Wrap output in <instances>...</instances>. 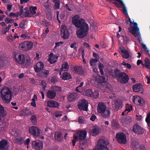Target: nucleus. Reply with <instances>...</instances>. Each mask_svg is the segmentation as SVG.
<instances>
[{"label":"nucleus","instance_id":"nucleus-1","mask_svg":"<svg viewBox=\"0 0 150 150\" xmlns=\"http://www.w3.org/2000/svg\"><path fill=\"white\" fill-rule=\"evenodd\" d=\"M78 15L74 16L72 18V23L79 29L76 31V34L79 38H83L86 36L88 33L89 27L88 24L83 19H79Z\"/></svg>","mask_w":150,"mask_h":150},{"label":"nucleus","instance_id":"nucleus-2","mask_svg":"<svg viewBox=\"0 0 150 150\" xmlns=\"http://www.w3.org/2000/svg\"><path fill=\"white\" fill-rule=\"evenodd\" d=\"M110 73L113 78L121 84L128 83L129 80L128 75L124 72H122L117 68L111 70L110 71Z\"/></svg>","mask_w":150,"mask_h":150},{"label":"nucleus","instance_id":"nucleus-3","mask_svg":"<svg viewBox=\"0 0 150 150\" xmlns=\"http://www.w3.org/2000/svg\"><path fill=\"white\" fill-rule=\"evenodd\" d=\"M1 97L5 103H9L12 100V93L10 88L7 87H4L0 91Z\"/></svg>","mask_w":150,"mask_h":150},{"label":"nucleus","instance_id":"nucleus-4","mask_svg":"<svg viewBox=\"0 0 150 150\" xmlns=\"http://www.w3.org/2000/svg\"><path fill=\"white\" fill-rule=\"evenodd\" d=\"M97 110L98 113H100L103 117L107 118L110 116V111L109 109H107L104 103L99 102L97 105Z\"/></svg>","mask_w":150,"mask_h":150},{"label":"nucleus","instance_id":"nucleus-5","mask_svg":"<svg viewBox=\"0 0 150 150\" xmlns=\"http://www.w3.org/2000/svg\"><path fill=\"white\" fill-rule=\"evenodd\" d=\"M13 56L16 62L18 63L26 65L30 64V62L28 59H26L25 55L19 52H14Z\"/></svg>","mask_w":150,"mask_h":150},{"label":"nucleus","instance_id":"nucleus-6","mask_svg":"<svg viewBox=\"0 0 150 150\" xmlns=\"http://www.w3.org/2000/svg\"><path fill=\"white\" fill-rule=\"evenodd\" d=\"M107 1L110 3L112 2L115 6L119 8H120L121 6L123 8V11L124 14L126 17L128 16L126 8L122 0H107Z\"/></svg>","mask_w":150,"mask_h":150},{"label":"nucleus","instance_id":"nucleus-7","mask_svg":"<svg viewBox=\"0 0 150 150\" xmlns=\"http://www.w3.org/2000/svg\"><path fill=\"white\" fill-rule=\"evenodd\" d=\"M33 43L32 41H25L19 44V47L20 50L25 51L31 50L33 47Z\"/></svg>","mask_w":150,"mask_h":150},{"label":"nucleus","instance_id":"nucleus-8","mask_svg":"<svg viewBox=\"0 0 150 150\" xmlns=\"http://www.w3.org/2000/svg\"><path fill=\"white\" fill-rule=\"evenodd\" d=\"M108 144L107 142L104 139H100L98 141L97 148L94 149L93 150H108L107 146Z\"/></svg>","mask_w":150,"mask_h":150},{"label":"nucleus","instance_id":"nucleus-9","mask_svg":"<svg viewBox=\"0 0 150 150\" xmlns=\"http://www.w3.org/2000/svg\"><path fill=\"white\" fill-rule=\"evenodd\" d=\"M88 102L87 100L83 99L80 100L77 103V107L80 110L86 111L88 110Z\"/></svg>","mask_w":150,"mask_h":150},{"label":"nucleus","instance_id":"nucleus-10","mask_svg":"<svg viewBox=\"0 0 150 150\" xmlns=\"http://www.w3.org/2000/svg\"><path fill=\"white\" fill-rule=\"evenodd\" d=\"M133 27L132 28H129V32L135 37L138 36V40L140 41L139 38L140 34L139 33V28L138 27L137 24V23L133 22Z\"/></svg>","mask_w":150,"mask_h":150},{"label":"nucleus","instance_id":"nucleus-11","mask_svg":"<svg viewBox=\"0 0 150 150\" xmlns=\"http://www.w3.org/2000/svg\"><path fill=\"white\" fill-rule=\"evenodd\" d=\"M87 134V132L86 131H80L77 132L76 134H74L73 138L76 141H83L85 140Z\"/></svg>","mask_w":150,"mask_h":150},{"label":"nucleus","instance_id":"nucleus-12","mask_svg":"<svg viewBox=\"0 0 150 150\" xmlns=\"http://www.w3.org/2000/svg\"><path fill=\"white\" fill-rule=\"evenodd\" d=\"M69 30L65 25H63L61 27V35L64 39H68L69 36Z\"/></svg>","mask_w":150,"mask_h":150},{"label":"nucleus","instance_id":"nucleus-13","mask_svg":"<svg viewBox=\"0 0 150 150\" xmlns=\"http://www.w3.org/2000/svg\"><path fill=\"white\" fill-rule=\"evenodd\" d=\"M112 107L115 110L117 111L123 106V104L122 100L118 99H115L113 100L112 102Z\"/></svg>","mask_w":150,"mask_h":150},{"label":"nucleus","instance_id":"nucleus-14","mask_svg":"<svg viewBox=\"0 0 150 150\" xmlns=\"http://www.w3.org/2000/svg\"><path fill=\"white\" fill-rule=\"evenodd\" d=\"M72 71L80 75H84L86 73V70L83 69L81 66H76L72 68Z\"/></svg>","mask_w":150,"mask_h":150},{"label":"nucleus","instance_id":"nucleus-15","mask_svg":"<svg viewBox=\"0 0 150 150\" xmlns=\"http://www.w3.org/2000/svg\"><path fill=\"white\" fill-rule=\"evenodd\" d=\"M116 137L117 140L120 143L124 144L126 143V135L123 133L117 134Z\"/></svg>","mask_w":150,"mask_h":150},{"label":"nucleus","instance_id":"nucleus-16","mask_svg":"<svg viewBox=\"0 0 150 150\" xmlns=\"http://www.w3.org/2000/svg\"><path fill=\"white\" fill-rule=\"evenodd\" d=\"M30 133L33 136H40L41 134L40 130L36 126H33L29 128Z\"/></svg>","mask_w":150,"mask_h":150},{"label":"nucleus","instance_id":"nucleus-17","mask_svg":"<svg viewBox=\"0 0 150 150\" xmlns=\"http://www.w3.org/2000/svg\"><path fill=\"white\" fill-rule=\"evenodd\" d=\"M33 147L37 150H40L42 149L43 147L42 142L38 140L33 141L32 144Z\"/></svg>","mask_w":150,"mask_h":150},{"label":"nucleus","instance_id":"nucleus-18","mask_svg":"<svg viewBox=\"0 0 150 150\" xmlns=\"http://www.w3.org/2000/svg\"><path fill=\"white\" fill-rule=\"evenodd\" d=\"M132 130L134 132L138 135L143 134L144 132V129L138 124H135L133 126Z\"/></svg>","mask_w":150,"mask_h":150},{"label":"nucleus","instance_id":"nucleus-19","mask_svg":"<svg viewBox=\"0 0 150 150\" xmlns=\"http://www.w3.org/2000/svg\"><path fill=\"white\" fill-rule=\"evenodd\" d=\"M133 101L136 105H143L144 102V100L138 96H134L133 97Z\"/></svg>","mask_w":150,"mask_h":150},{"label":"nucleus","instance_id":"nucleus-20","mask_svg":"<svg viewBox=\"0 0 150 150\" xmlns=\"http://www.w3.org/2000/svg\"><path fill=\"white\" fill-rule=\"evenodd\" d=\"M9 146L8 142L5 139L0 141V150H8Z\"/></svg>","mask_w":150,"mask_h":150},{"label":"nucleus","instance_id":"nucleus-21","mask_svg":"<svg viewBox=\"0 0 150 150\" xmlns=\"http://www.w3.org/2000/svg\"><path fill=\"white\" fill-rule=\"evenodd\" d=\"M46 104L47 106L50 108H58L59 106V103L52 100H48Z\"/></svg>","mask_w":150,"mask_h":150},{"label":"nucleus","instance_id":"nucleus-22","mask_svg":"<svg viewBox=\"0 0 150 150\" xmlns=\"http://www.w3.org/2000/svg\"><path fill=\"white\" fill-rule=\"evenodd\" d=\"M133 91L135 92H139L140 91L142 93L143 92V86L140 83H137L134 86L132 87Z\"/></svg>","mask_w":150,"mask_h":150},{"label":"nucleus","instance_id":"nucleus-23","mask_svg":"<svg viewBox=\"0 0 150 150\" xmlns=\"http://www.w3.org/2000/svg\"><path fill=\"white\" fill-rule=\"evenodd\" d=\"M44 67V64L42 62H38L34 67L35 71L36 72H38L43 69Z\"/></svg>","mask_w":150,"mask_h":150},{"label":"nucleus","instance_id":"nucleus-24","mask_svg":"<svg viewBox=\"0 0 150 150\" xmlns=\"http://www.w3.org/2000/svg\"><path fill=\"white\" fill-rule=\"evenodd\" d=\"M38 72V76L42 78L47 77L49 74V71L44 69Z\"/></svg>","mask_w":150,"mask_h":150},{"label":"nucleus","instance_id":"nucleus-25","mask_svg":"<svg viewBox=\"0 0 150 150\" xmlns=\"http://www.w3.org/2000/svg\"><path fill=\"white\" fill-rule=\"evenodd\" d=\"M58 59L57 56L53 54L52 53H51L48 59V61L50 64H53L56 62Z\"/></svg>","mask_w":150,"mask_h":150},{"label":"nucleus","instance_id":"nucleus-26","mask_svg":"<svg viewBox=\"0 0 150 150\" xmlns=\"http://www.w3.org/2000/svg\"><path fill=\"white\" fill-rule=\"evenodd\" d=\"M54 138L57 142H61L63 139V134L60 132H56L54 133Z\"/></svg>","mask_w":150,"mask_h":150},{"label":"nucleus","instance_id":"nucleus-27","mask_svg":"<svg viewBox=\"0 0 150 150\" xmlns=\"http://www.w3.org/2000/svg\"><path fill=\"white\" fill-rule=\"evenodd\" d=\"M100 131V129L97 126H93L91 131L90 132L91 134L94 136H95L97 135Z\"/></svg>","mask_w":150,"mask_h":150},{"label":"nucleus","instance_id":"nucleus-28","mask_svg":"<svg viewBox=\"0 0 150 150\" xmlns=\"http://www.w3.org/2000/svg\"><path fill=\"white\" fill-rule=\"evenodd\" d=\"M56 93L53 90H49L47 93V97L50 99H53L56 97Z\"/></svg>","mask_w":150,"mask_h":150},{"label":"nucleus","instance_id":"nucleus-29","mask_svg":"<svg viewBox=\"0 0 150 150\" xmlns=\"http://www.w3.org/2000/svg\"><path fill=\"white\" fill-rule=\"evenodd\" d=\"M71 78L72 76L71 74L68 72H64L62 74V79L63 80H68Z\"/></svg>","mask_w":150,"mask_h":150},{"label":"nucleus","instance_id":"nucleus-30","mask_svg":"<svg viewBox=\"0 0 150 150\" xmlns=\"http://www.w3.org/2000/svg\"><path fill=\"white\" fill-rule=\"evenodd\" d=\"M120 53L122 57L125 59H127L129 57V54L128 51L125 49H122L120 51Z\"/></svg>","mask_w":150,"mask_h":150},{"label":"nucleus","instance_id":"nucleus-31","mask_svg":"<svg viewBox=\"0 0 150 150\" xmlns=\"http://www.w3.org/2000/svg\"><path fill=\"white\" fill-rule=\"evenodd\" d=\"M96 81L98 83H102L106 82V78L104 76H99L96 78Z\"/></svg>","mask_w":150,"mask_h":150},{"label":"nucleus","instance_id":"nucleus-32","mask_svg":"<svg viewBox=\"0 0 150 150\" xmlns=\"http://www.w3.org/2000/svg\"><path fill=\"white\" fill-rule=\"evenodd\" d=\"M69 68V65L67 62H64L62 64V67L60 69L61 71H67Z\"/></svg>","mask_w":150,"mask_h":150},{"label":"nucleus","instance_id":"nucleus-33","mask_svg":"<svg viewBox=\"0 0 150 150\" xmlns=\"http://www.w3.org/2000/svg\"><path fill=\"white\" fill-rule=\"evenodd\" d=\"M77 94L76 93H71L68 97V100L70 101H72L77 98Z\"/></svg>","mask_w":150,"mask_h":150},{"label":"nucleus","instance_id":"nucleus-34","mask_svg":"<svg viewBox=\"0 0 150 150\" xmlns=\"http://www.w3.org/2000/svg\"><path fill=\"white\" fill-rule=\"evenodd\" d=\"M131 146L134 149L136 150L139 147V142L138 141L133 142L131 143Z\"/></svg>","mask_w":150,"mask_h":150},{"label":"nucleus","instance_id":"nucleus-35","mask_svg":"<svg viewBox=\"0 0 150 150\" xmlns=\"http://www.w3.org/2000/svg\"><path fill=\"white\" fill-rule=\"evenodd\" d=\"M14 140L16 143L19 144H21L23 143V138L21 136L16 138Z\"/></svg>","mask_w":150,"mask_h":150},{"label":"nucleus","instance_id":"nucleus-36","mask_svg":"<svg viewBox=\"0 0 150 150\" xmlns=\"http://www.w3.org/2000/svg\"><path fill=\"white\" fill-rule=\"evenodd\" d=\"M53 2L54 3V8L55 9H59L60 5V1L59 0H53Z\"/></svg>","mask_w":150,"mask_h":150},{"label":"nucleus","instance_id":"nucleus-37","mask_svg":"<svg viewBox=\"0 0 150 150\" xmlns=\"http://www.w3.org/2000/svg\"><path fill=\"white\" fill-rule=\"evenodd\" d=\"M36 6H31L29 8L31 13L33 15H35L36 13V10L37 9Z\"/></svg>","mask_w":150,"mask_h":150},{"label":"nucleus","instance_id":"nucleus-38","mask_svg":"<svg viewBox=\"0 0 150 150\" xmlns=\"http://www.w3.org/2000/svg\"><path fill=\"white\" fill-rule=\"evenodd\" d=\"M145 64L144 66L147 69H150V63L149 59L146 58L144 60Z\"/></svg>","mask_w":150,"mask_h":150},{"label":"nucleus","instance_id":"nucleus-39","mask_svg":"<svg viewBox=\"0 0 150 150\" xmlns=\"http://www.w3.org/2000/svg\"><path fill=\"white\" fill-rule=\"evenodd\" d=\"M99 91L98 90L95 91L94 92H93L91 97L93 98L94 99L97 98L99 96Z\"/></svg>","mask_w":150,"mask_h":150},{"label":"nucleus","instance_id":"nucleus-40","mask_svg":"<svg viewBox=\"0 0 150 150\" xmlns=\"http://www.w3.org/2000/svg\"><path fill=\"white\" fill-rule=\"evenodd\" d=\"M30 120L33 125H36L37 123V119L35 115H32L30 118Z\"/></svg>","mask_w":150,"mask_h":150},{"label":"nucleus","instance_id":"nucleus-41","mask_svg":"<svg viewBox=\"0 0 150 150\" xmlns=\"http://www.w3.org/2000/svg\"><path fill=\"white\" fill-rule=\"evenodd\" d=\"M132 109V106L131 105H129L128 104H126V109L125 110V111H126L128 113L130 112Z\"/></svg>","mask_w":150,"mask_h":150},{"label":"nucleus","instance_id":"nucleus-42","mask_svg":"<svg viewBox=\"0 0 150 150\" xmlns=\"http://www.w3.org/2000/svg\"><path fill=\"white\" fill-rule=\"evenodd\" d=\"M51 88L54 91H60L62 90V88L60 86H52Z\"/></svg>","mask_w":150,"mask_h":150},{"label":"nucleus","instance_id":"nucleus-43","mask_svg":"<svg viewBox=\"0 0 150 150\" xmlns=\"http://www.w3.org/2000/svg\"><path fill=\"white\" fill-rule=\"evenodd\" d=\"M4 66V57L0 55V69L2 68Z\"/></svg>","mask_w":150,"mask_h":150},{"label":"nucleus","instance_id":"nucleus-44","mask_svg":"<svg viewBox=\"0 0 150 150\" xmlns=\"http://www.w3.org/2000/svg\"><path fill=\"white\" fill-rule=\"evenodd\" d=\"M86 95L88 96L91 97V95L93 93V91L92 89H88L86 91Z\"/></svg>","mask_w":150,"mask_h":150},{"label":"nucleus","instance_id":"nucleus-45","mask_svg":"<svg viewBox=\"0 0 150 150\" xmlns=\"http://www.w3.org/2000/svg\"><path fill=\"white\" fill-rule=\"evenodd\" d=\"M112 126L115 128H117L119 127V125L116 121L115 120H113L112 122Z\"/></svg>","mask_w":150,"mask_h":150},{"label":"nucleus","instance_id":"nucleus-46","mask_svg":"<svg viewBox=\"0 0 150 150\" xmlns=\"http://www.w3.org/2000/svg\"><path fill=\"white\" fill-rule=\"evenodd\" d=\"M42 23L46 27H48L49 25H50V22L47 21L45 20L42 21Z\"/></svg>","mask_w":150,"mask_h":150},{"label":"nucleus","instance_id":"nucleus-47","mask_svg":"<svg viewBox=\"0 0 150 150\" xmlns=\"http://www.w3.org/2000/svg\"><path fill=\"white\" fill-rule=\"evenodd\" d=\"M121 65L125 66L126 67L129 69H130L131 67V65L130 64L128 63H126L125 62H122L121 63Z\"/></svg>","mask_w":150,"mask_h":150},{"label":"nucleus","instance_id":"nucleus-48","mask_svg":"<svg viewBox=\"0 0 150 150\" xmlns=\"http://www.w3.org/2000/svg\"><path fill=\"white\" fill-rule=\"evenodd\" d=\"M55 116L56 117H61L62 116L61 112L60 111H57L55 112Z\"/></svg>","mask_w":150,"mask_h":150},{"label":"nucleus","instance_id":"nucleus-49","mask_svg":"<svg viewBox=\"0 0 150 150\" xmlns=\"http://www.w3.org/2000/svg\"><path fill=\"white\" fill-rule=\"evenodd\" d=\"M98 61V60L96 58L91 59L89 62L90 65L91 66H92L93 65V63L96 62Z\"/></svg>","mask_w":150,"mask_h":150},{"label":"nucleus","instance_id":"nucleus-50","mask_svg":"<svg viewBox=\"0 0 150 150\" xmlns=\"http://www.w3.org/2000/svg\"><path fill=\"white\" fill-rule=\"evenodd\" d=\"M23 15H24L25 17H31L32 16L31 14L30 13L28 10L26 11L25 12L24 14H23Z\"/></svg>","mask_w":150,"mask_h":150},{"label":"nucleus","instance_id":"nucleus-51","mask_svg":"<svg viewBox=\"0 0 150 150\" xmlns=\"http://www.w3.org/2000/svg\"><path fill=\"white\" fill-rule=\"evenodd\" d=\"M87 145V142H80V143L79 146H82V147L85 148Z\"/></svg>","mask_w":150,"mask_h":150},{"label":"nucleus","instance_id":"nucleus-52","mask_svg":"<svg viewBox=\"0 0 150 150\" xmlns=\"http://www.w3.org/2000/svg\"><path fill=\"white\" fill-rule=\"evenodd\" d=\"M145 120L148 124H150V112L147 115Z\"/></svg>","mask_w":150,"mask_h":150},{"label":"nucleus","instance_id":"nucleus-53","mask_svg":"<svg viewBox=\"0 0 150 150\" xmlns=\"http://www.w3.org/2000/svg\"><path fill=\"white\" fill-rule=\"evenodd\" d=\"M64 43V42L62 41H60L58 42H55V46H54V48H56L57 47H59L60 44H63Z\"/></svg>","mask_w":150,"mask_h":150},{"label":"nucleus","instance_id":"nucleus-54","mask_svg":"<svg viewBox=\"0 0 150 150\" xmlns=\"http://www.w3.org/2000/svg\"><path fill=\"white\" fill-rule=\"evenodd\" d=\"M83 45L88 50H90V47L89 44L87 43L86 42H85L83 43Z\"/></svg>","mask_w":150,"mask_h":150},{"label":"nucleus","instance_id":"nucleus-55","mask_svg":"<svg viewBox=\"0 0 150 150\" xmlns=\"http://www.w3.org/2000/svg\"><path fill=\"white\" fill-rule=\"evenodd\" d=\"M25 22L23 23V22H21L20 23L19 25V27L20 28L23 29L24 28V26L25 25Z\"/></svg>","mask_w":150,"mask_h":150},{"label":"nucleus","instance_id":"nucleus-56","mask_svg":"<svg viewBox=\"0 0 150 150\" xmlns=\"http://www.w3.org/2000/svg\"><path fill=\"white\" fill-rule=\"evenodd\" d=\"M96 118V115H92L91 117L90 118V120H91L92 121H93L95 120Z\"/></svg>","mask_w":150,"mask_h":150},{"label":"nucleus","instance_id":"nucleus-57","mask_svg":"<svg viewBox=\"0 0 150 150\" xmlns=\"http://www.w3.org/2000/svg\"><path fill=\"white\" fill-rule=\"evenodd\" d=\"M140 64H141L143 66H144V64H143V63L142 62V61L141 60H138L137 61V65H139Z\"/></svg>","mask_w":150,"mask_h":150},{"label":"nucleus","instance_id":"nucleus-58","mask_svg":"<svg viewBox=\"0 0 150 150\" xmlns=\"http://www.w3.org/2000/svg\"><path fill=\"white\" fill-rule=\"evenodd\" d=\"M57 79L54 77H52L51 79V82L52 83H55L57 82Z\"/></svg>","mask_w":150,"mask_h":150},{"label":"nucleus","instance_id":"nucleus-59","mask_svg":"<svg viewBox=\"0 0 150 150\" xmlns=\"http://www.w3.org/2000/svg\"><path fill=\"white\" fill-rule=\"evenodd\" d=\"M37 99V95L36 94H34L33 98L32 99V100L33 101H35Z\"/></svg>","mask_w":150,"mask_h":150},{"label":"nucleus","instance_id":"nucleus-60","mask_svg":"<svg viewBox=\"0 0 150 150\" xmlns=\"http://www.w3.org/2000/svg\"><path fill=\"white\" fill-rule=\"evenodd\" d=\"M49 32V29L48 27H46V29L44 33V34L45 35H47Z\"/></svg>","mask_w":150,"mask_h":150},{"label":"nucleus","instance_id":"nucleus-61","mask_svg":"<svg viewBox=\"0 0 150 150\" xmlns=\"http://www.w3.org/2000/svg\"><path fill=\"white\" fill-rule=\"evenodd\" d=\"M78 121L80 123H83L84 121L83 119L81 118V117H79L78 120Z\"/></svg>","mask_w":150,"mask_h":150},{"label":"nucleus","instance_id":"nucleus-62","mask_svg":"<svg viewBox=\"0 0 150 150\" xmlns=\"http://www.w3.org/2000/svg\"><path fill=\"white\" fill-rule=\"evenodd\" d=\"M41 86H46V83L44 80L42 81L40 83Z\"/></svg>","mask_w":150,"mask_h":150},{"label":"nucleus","instance_id":"nucleus-63","mask_svg":"<svg viewBox=\"0 0 150 150\" xmlns=\"http://www.w3.org/2000/svg\"><path fill=\"white\" fill-rule=\"evenodd\" d=\"M139 150H146V148L143 145H141L139 147Z\"/></svg>","mask_w":150,"mask_h":150},{"label":"nucleus","instance_id":"nucleus-64","mask_svg":"<svg viewBox=\"0 0 150 150\" xmlns=\"http://www.w3.org/2000/svg\"><path fill=\"white\" fill-rule=\"evenodd\" d=\"M146 78L147 79V83L149 84L150 83V77L148 76H146Z\"/></svg>","mask_w":150,"mask_h":150}]
</instances>
